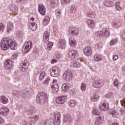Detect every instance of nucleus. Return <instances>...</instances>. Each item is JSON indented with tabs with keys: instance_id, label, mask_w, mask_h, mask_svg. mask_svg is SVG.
Here are the masks:
<instances>
[{
	"instance_id": "774afa93",
	"label": "nucleus",
	"mask_w": 125,
	"mask_h": 125,
	"mask_svg": "<svg viewBox=\"0 0 125 125\" xmlns=\"http://www.w3.org/2000/svg\"><path fill=\"white\" fill-rule=\"evenodd\" d=\"M121 91H122V92H125V85L122 86L121 88Z\"/></svg>"
},
{
	"instance_id": "5701e85b",
	"label": "nucleus",
	"mask_w": 125,
	"mask_h": 125,
	"mask_svg": "<svg viewBox=\"0 0 125 125\" xmlns=\"http://www.w3.org/2000/svg\"><path fill=\"white\" fill-rule=\"evenodd\" d=\"M28 27L32 31H36L38 28V25H37V23L32 22L28 24Z\"/></svg>"
},
{
	"instance_id": "72a5a7b5",
	"label": "nucleus",
	"mask_w": 125,
	"mask_h": 125,
	"mask_svg": "<svg viewBox=\"0 0 125 125\" xmlns=\"http://www.w3.org/2000/svg\"><path fill=\"white\" fill-rule=\"evenodd\" d=\"M94 60L96 62L98 61H102V57L99 54H95L94 56Z\"/></svg>"
},
{
	"instance_id": "c756f323",
	"label": "nucleus",
	"mask_w": 125,
	"mask_h": 125,
	"mask_svg": "<svg viewBox=\"0 0 125 125\" xmlns=\"http://www.w3.org/2000/svg\"><path fill=\"white\" fill-rule=\"evenodd\" d=\"M50 21V19L49 18V17L45 16L44 17V19L43 20V22H42L43 25H44V26H46L48 25Z\"/></svg>"
},
{
	"instance_id": "3c124183",
	"label": "nucleus",
	"mask_w": 125,
	"mask_h": 125,
	"mask_svg": "<svg viewBox=\"0 0 125 125\" xmlns=\"http://www.w3.org/2000/svg\"><path fill=\"white\" fill-rule=\"evenodd\" d=\"M115 6L116 9L118 11H121V10H122V8L121 7V5H120V2H117Z\"/></svg>"
},
{
	"instance_id": "bb28decb",
	"label": "nucleus",
	"mask_w": 125,
	"mask_h": 125,
	"mask_svg": "<svg viewBox=\"0 0 125 125\" xmlns=\"http://www.w3.org/2000/svg\"><path fill=\"white\" fill-rule=\"evenodd\" d=\"M9 8L11 11L12 12H17L18 11V8L16 5L12 4L9 5Z\"/></svg>"
},
{
	"instance_id": "864d4df0",
	"label": "nucleus",
	"mask_w": 125,
	"mask_h": 125,
	"mask_svg": "<svg viewBox=\"0 0 125 125\" xmlns=\"http://www.w3.org/2000/svg\"><path fill=\"white\" fill-rule=\"evenodd\" d=\"M59 86V85L58 84V81H57V80H54L53 81V84L52 86Z\"/></svg>"
},
{
	"instance_id": "09e8293b",
	"label": "nucleus",
	"mask_w": 125,
	"mask_h": 125,
	"mask_svg": "<svg viewBox=\"0 0 125 125\" xmlns=\"http://www.w3.org/2000/svg\"><path fill=\"white\" fill-rule=\"evenodd\" d=\"M117 42H118V39H113L110 41V45H114L116 44Z\"/></svg>"
},
{
	"instance_id": "052dcab7",
	"label": "nucleus",
	"mask_w": 125,
	"mask_h": 125,
	"mask_svg": "<svg viewBox=\"0 0 125 125\" xmlns=\"http://www.w3.org/2000/svg\"><path fill=\"white\" fill-rule=\"evenodd\" d=\"M27 67H25L24 66L21 65L20 69L21 71H22V72H26V71H27Z\"/></svg>"
},
{
	"instance_id": "f704fd0d",
	"label": "nucleus",
	"mask_w": 125,
	"mask_h": 125,
	"mask_svg": "<svg viewBox=\"0 0 125 125\" xmlns=\"http://www.w3.org/2000/svg\"><path fill=\"white\" fill-rule=\"evenodd\" d=\"M21 66H22L23 67H25V68H28L29 66V60H25L23 61H22V63H21Z\"/></svg>"
},
{
	"instance_id": "4c0bfd02",
	"label": "nucleus",
	"mask_w": 125,
	"mask_h": 125,
	"mask_svg": "<svg viewBox=\"0 0 125 125\" xmlns=\"http://www.w3.org/2000/svg\"><path fill=\"white\" fill-rule=\"evenodd\" d=\"M87 16L90 18H94L95 17V13L93 11H89L87 13Z\"/></svg>"
},
{
	"instance_id": "ea45409f",
	"label": "nucleus",
	"mask_w": 125,
	"mask_h": 125,
	"mask_svg": "<svg viewBox=\"0 0 125 125\" xmlns=\"http://www.w3.org/2000/svg\"><path fill=\"white\" fill-rule=\"evenodd\" d=\"M52 89L53 93H57L59 90V86H52Z\"/></svg>"
},
{
	"instance_id": "393cba45",
	"label": "nucleus",
	"mask_w": 125,
	"mask_h": 125,
	"mask_svg": "<svg viewBox=\"0 0 125 125\" xmlns=\"http://www.w3.org/2000/svg\"><path fill=\"white\" fill-rule=\"evenodd\" d=\"M104 5L107 7H112V6L115 5V3L112 1L105 0L104 2Z\"/></svg>"
},
{
	"instance_id": "a211bd4d",
	"label": "nucleus",
	"mask_w": 125,
	"mask_h": 125,
	"mask_svg": "<svg viewBox=\"0 0 125 125\" xmlns=\"http://www.w3.org/2000/svg\"><path fill=\"white\" fill-rule=\"evenodd\" d=\"M58 45L61 49H65L66 47V41L63 39H60L58 42Z\"/></svg>"
},
{
	"instance_id": "338daca9",
	"label": "nucleus",
	"mask_w": 125,
	"mask_h": 125,
	"mask_svg": "<svg viewBox=\"0 0 125 125\" xmlns=\"http://www.w3.org/2000/svg\"><path fill=\"white\" fill-rule=\"evenodd\" d=\"M17 58V54H15L13 55L11 57V59H16Z\"/></svg>"
},
{
	"instance_id": "6e6552de",
	"label": "nucleus",
	"mask_w": 125,
	"mask_h": 125,
	"mask_svg": "<svg viewBox=\"0 0 125 125\" xmlns=\"http://www.w3.org/2000/svg\"><path fill=\"white\" fill-rule=\"evenodd\" d=\"M51 77L57 78L60 75V68L57 66H54L52 68V71L50 72Z\"/></svg>"
},
{
	"instance_id": "a18cd8bd",
	"label": "nucleus",
	"mask_w": 125,
	"mask_h": 125,
	"mask_svg": "<svg viewBox=\"0 0 125 125\" xmlns=\"http://www.w3.org/2000/svg\"><path fill=\"white\" fill-rule=\"evenodd\" d=\"M68 104L70 107H74L76 106V102L74 100H71L69 101Z\"/></svg>"
},
{
	"instance_id": "aec40b11",
	"label": "nucleus",
	"mask_w": 125,
	"mask_h": 125,
	"mask_svg": "<svg viewBox=\"0 0 125 125\" xmlns=\"http://www.w3.org/2000/svg\"><path fill=\"white\" fill-rule=\"evenodd\" d=\"M13 64H12V61L11 60H7L4 63V68L5 69H11Z\"/></svg>"
},
{
	"instance_id": "a19ab883",
	"label": "nucleus",
	"mask_w": 125,
	"mask_h": 125,
	"mask_svg": "<svg viewBox=\"0 0 125 125\" xmlns=\"http://www.w3.org/2000/svg\"><path fill=\"white\" fill-rule=\"evenodd\" d=\"M70 13H75V12H77V7H76V6H71L70 7Z\"/></svg>"
},
{
	"instance_id": "1a4fd4ad",
	"label": "nucleus",
	"mask_w": 125,
	"mask_h": 125,
	"mask_svg": "<svg viewBox=\"0 0 125 125\" xmlns=\"http://www.w3.org/2000/svg\"><path fill=\"white\" fill-rule=\"evenodd\" d=\"M83 52L86 56H91L92 54V47L90 46H86L83 49Z\"/></svg>"
},
{
	"instance_id": "2f4dec72",
	"label": "nucleus",
	"mask_w": 125,
	"mask_h": 125,
	"mask_svg": "<svg viewBox=\"0 0 125 125\" xmlns=\"http://www.w3.org/2000/svg\"><path fill=\"white\" fill-rule=\"evenodd\" d=\"M110 114L112 116L113 118H119V114L115 110L112 109Z\"/></svg>"
},
{
	"instance_id": "39448f33",
	"label": "nucleus",
	"mask_w": 125,
	"mask_h": 125,
	"mask_svg": "<svg viewBox=\"0 0 125 125\" xmlns=\"http://www.w3.org/2000/svg\"><path fill=\"white\" fill-rule=\"evenodd\" d=\"M0 47L3 50H7L9 48V38H4L1 41Z\"/></svg>"
},
{
	"instance_id": "9b49d317",
	"label": "nucleus",
	"mask_w": 125,
	"mask_h": 125,
	"mask_svg": "<svg viewBox=\"0 0 125 125\" xmlns=\"http://www.w3.org/2000/svg\"><path fill=\"white\" fill-rule=\"evenodd\" d=\"M55 118L53 121L54 125H60V118H61V114L60 112H55L54 114Z\"/></svg>"
},
{
	"instance_id": "69168bd1",
	"label": "nucleus",
	"mask_w": 125,
	"mask_h": 125,
	"mask_svg": "<svg viewBox=\"0 0 125 125\" xmlns=\"http://www.w3.org/2000/svg\"><path fill=\"white\" fill-rule=\"evenodd\" d=\"M17 37H21V36H22V32L21 31H18L17 32Z\"/></svg>"
},
{
	"instance_id": "6e6d98bb",
	"label": "nucleus",
	"mask_w": 125,
	"mask_h": 125,
	"mask_svg": "<svg viewBox=\"0 0 125 125\" xmlns=\"http://www.w3.org/2000/svg\"><path fill=\"white\" fill-rule=\"evenodd\" d=\"M4 31V24L2 23H0V32Z\"/></svg>"
},
{
	"instance_id": "8fccbe9b",
	"label": "nucleus",
	"mask_w": 125,
	"mask_h": 125,
	"mask_svg": "<svg viewBox=\"0 0 125 125\" xmlns=\"http://www.w3.org/2000/svg\"><path fill=\"white\" fill-rule=\"evenodd\" d=\"M103 122V120H101L99 118L97 119L95 121V125H100L101 124H102V122Z\"/></svg>"
},
{
	"instance_id": "f03ea898",
	"label": "nucleus",
	"mask_w": 125,
	"mask_h": 125,
	"mask_svg": "<svg viewBox=\"0 0 125 125\" xmlns=\"http://www.w3.org/2000/svg\"><path fill=\"white\" fill-rule=\"evenodd\" d=\"M32 48H33L32 41H27L24 44L22 49V52L23 53H28Z\"/></svg>"
},
{
	"instance_id": "6ab92c4d",
	"label": "nucleus",
	"mask_w": 125,
	"mask_h": 125,
	"mask_svg": "<svg viewBox=\"0 0 125 125\" xmlns=\"http://www.w3.org/2000/svg\"><path fill=\"white\" fill-rule=\"evenodd\" d=\"M38 11L39 13L41 14V15L44 16V15H45V11H46L45 7L44 6V5L42 4H39Z\"/></svg>"
},
{
	"instance_id": "c85d7f7f",
	"label": "nucleus",
	"mask_w": 125,
	"mask_h": 125,
	"mask_svg": "<svg viewBox=\"0 0 125 125\" xmlns=\"http://www.w3.org/2000/svg\"><path fill=\"white\" fill-rule=\"evenodd\" d=\"M0 102L3 104H7L8 103V99L5 96H1L0 97Z\"/></svg>"
},
{
	"instance_id": "e2e57ef3",
	"label": "nucleus",
	"mask_w": 125,
	"mask_h": 125,
	"mask_svg": "<svg viewBox=\"0 0 125 125\" xmlns=\"http://www.w3.org/2000/svg\"><path fill=\"white\" fill-rule=\"evenodd\" d=\"M109 125H119V124L117 122H112L111 121L108 122Z\"/></svg>"
},
{
	"instance_id": "680f3d73",
	"label": "nucleus",
	"mask_w": 125,
	"mask_h": 125,
	"mask_svg": "<svg viewBox=\"0 0 125 125\" xmlns=\"http://www.w3.org/2000/svg\"><path fill=\"white\" fill-rule=\"evenodd\" d=\"M118 59H119V56H118V55H114L112 57V59L113 61H116V60H118Z\"/></svg>"
},
{
	"instance_id": "423d86ee",
	"label": "nucleus",
	"mask_w": 125,
	"mask_h": 125,
	"mask_svg": "<svg viewBox=\"0 0 125 125\" xmlns=\"http://www.w3.org/2000/svg\"><path fill=\"white\" fill-rule=\"evenodd\" d=\"M99 109L102 112H106L109 109V104L105 101L102 102L99 106Z\"/></svg>"
},
{
	"instance_id": "c03bdc74",
	"label": "nucleus",
	"mask_w": 125,
	"mask_h": 125,
	"mask_svg": "<svg viewBox=\"0 0 125 125\" xmlns=\"http://www.w3.org/2000/svg\"><path fill=\"white\" fill-rule=\"evenodd\" d=\"M53 45V42H48V43H47V47L48 50H49V51L52 50Z\"/></svg>"
},
{
	"instance_id": "ddd939ff",
	"label": "nucleus",
	"mask_w": 125,
	"mask_h": 125,
	"mask_svg": "<svg viewBox=\"0 0 125 125\" xmlns=\"http://www.w3.org/2000/svg\"><path fill=\"white\" fill-rule=\"evenodd\" d=\"M104 85V81L103 80H96L93 83V86L95 88H100Z\"/></svg>"
},
{
	"instance_id": "5fc2aeb1",
	"label": "nucleus",
	"mask_w": 125,
	"mask_h": 125,
	"mask_svg": "<svg viewBox=\"0 0 125 125\" xmlns=\"http://www.w3.org/2000/svg\"><path fill=\"white\" fill-rule=\"evenodd\" d=\"M71 0H61V2L62 4H67V3H69Z\"/></svg>"
},
{
	"instance_id": "c9c22d12",
	"label": "nucleus",
	"mask_w": 125,
	"mask_h": 125,
	"mask_svg": "<svg viewBox=\"0 0 125 125\" xmlns=\"http://www.w3.org/2000/svg\"><path fill=\"white\" fill-rule=\"evenodd\" d=\"M112 25L115 28H119L121 26V22L118 21H114L112 22Z\"/></svg>"
},
{
	"instance_id": "b1692460",
	"label": "nucleus",
	"mask_w": 125,
	"mask_h": 125,
	"mask_svg": "<svg viewBox=\"0 0 125 125\" xmlns=\"http://www.w3.org/2000/svg\"><path fill=\"white\" fill-rule=\"evenodd\" d=\"M44 42H47L49 40V32L45 31L43 35Z\"/></svg>"
},
{
	"instance_id": "13d9d810",
	"label": "nucleus",
	"mask_w": 125,
	"mask_h": 125,
	"mask_svg": "<svg viewBox=\"0 0 125 125\" xmlns=\"http://www.w3.org/2000/svg\"><path fill=\"white\" fill-rule=\"evenodd\" d=\"M56 14L57 16H59V17H60V16H61V11H60V10H57L56 11Z\"/></svg>"
},
{
	"instance_id": "f3484780",
	"label": "nucleus",
	"mask_w": 125,
	"mask_h": 125,
	"mask_svg": "<svg viewBox=\"0 0 125 125\" xmlns=\"http://www.w3.org/2000/svg\"><path fill=\"white\" fill-rule=\"evenodd\" d=\"M9 113V109L7 107H2L0 108V115L5 117Z\"/></svg>"
},
{
	"instance_id": "4be33fe9",
	"label": "nucleus",
	"mask_w": 125,
	"mask_h": 125,
	"mask_svg": "<svg viewBox=\"0 0 125 125\" xmlns=\"http://www.w3.org/2000/svg\"><path fill=\"white\" fill-rule=\"evenodd\" d=\"M69 42L70 45L72 47H76V46H77V41L74 38H70L69 40Z\"/></svg>"
},
{
	"instance_id": "f257e3e1",
	"label": "nucleus",
	"mask_w": 125,
	"mask_h": 125,
	"mask_svg": "<svg viewBox=\"0 0 125 125\" xmlns=\"http://www.w3.org/2000/svg\"><path fill=\"white\" fill-rule=\"evenodd\" d=\"M48 97L44 92H42L38 94L36 97V102L39 104H44L47 102Z\"/></svg>"
},
{
	"instance_id": "473e14b6",
	"label": "nucleus",
	"mask_w": 125,
	"mask_h": 125,
	"mask_svg": "<svg viewBox=\"0 0 125 125\" xmlns=\"http://www.w3.org/2000/svg\"><path fill=\"white\" fill-rule=\"evenodd\" d=\"M86 23L89 26L91 27V28H94L95 27V24H94V21L92 20L88 19L86 21Z\"/></svg>"
},
{
	"instance_id": "7ed1b4c3",
	"label": "nucleus",
	"mask_w": 125,
	"mask_h": 125,
	"mask_svg": "<svg viewBox=\"0 0 125 125\" xmlns=\"http://www.w3.org/2000/svg\"><path fill=\"white\" fill-rule=\"evenodd\" d=\"M13 95L18 98H21V97L26 98L28 95V92H24V91L15 90L13 91Z\"/></svg>"
},
{
	"instance_id": "412c9836",
	"label": "nucleus",
	"mask_w": 125,
	"mask_h": 125,
	"mask_svg": "<svg viewBox=\"0 0 125 125\" xmlns=\"http://www.w3.org/2000/svg\"><path fill=\"white\" fill-rule=\"evenodd\" d=\"M71 87V85L69 83H64L62 86V88L64 92H68Z\"/></svg>"
},
{
	"instance_id": "4d7b16f0",
	"label": "nucleus",
	"mask_w": 125,
	"mask_h": 125,
	"mask_svg": "<svg viewBox=\"0 0 125 125\" xmlns=\"http://www.w3.org/2000/svg\"><path fill=\"white\" fill-rule=\"evenodd\" d=\"M121 105L124 106V108H125V98L123 99L120 101Z\"/></svg>"
},
{
	"instance_id": "0e129e2a",
	"label": "nucleus",
	"mask_w": 125,
	"mask_h": 125,
	"mask_svg": "<svg viewBox=\"0 0 125 125\" xmlns=\"http://www.w3.org/2000/svg\"><path fill=\"white\" fill-rule=\"evenodd\" d=\"M34 123H35V119L33 118L31 122L27 123V125H33V124H34Z\"/></svg>"
},
{
	"instance_id": "2eb2a0df",
	"label": "nucleus",
	"mask_w": 125,
	"mask_h": 125,
	"mask_svg": "<svg viewBox=\"0 0 125 125\" xmlns=\"http://www.w3.org/2000/svg\"><path fill=\"white\" fill-rule=\"evenodd\" d=\"M69 33L70 35L73 36H78L79 35V29L76 27L72 26L70 27L69 29Z\"/></svg>"
},
{
	"instance_id": "bf43d9fd",
	"label": "nucleus",
	"mask_w": 125,
	"mask_h": 125,
	"mask_svg": "<svg viewBox=\"0 0 125 125\" xmlns=\"http://www.w3.org/2000/svg\"><path fill=\"white\" fill-rule=\"evenodd\" d=\"M95 47L96 48H99V47H101V46H102V43H96L95 45Z\"/></svg>"
},
{
	"instance_id": "a878e982",
	"label": "nucleus",
	"mask_w": 125,
	"mask_h": 125,
	"mask_svg": "<svg viewBox=\"0 0 125 125\" xmlns=\"http://www.w3.org/2000/svg\"><path fill=\"white\" fill-rule=\"evenodd\" d=\"M14 28L13 25V22L9 21L7 24V31L8 33H9V31H12Z\"/></svg>"
},
{
	"instance_id": "4468645a",
	"label": "nucleus",
	"mask_w": 125,
	"mask_h": 125,
	"mask_svg": "<svg viewBox=\"0 0 125 125\" xmlns=\"http://www.w3.org/2000/svg\"><path fill=\"white\" fill-rule=\"evenodd\" d=\"M81 62H82L81 59H77L76 61L73 60L70 63V66L74 67V68H79L81 67Z\"/></svg>"
},
{
	"instance_id": "de8ad7c7",
	"label": "nucleus",
	"mask_w": 125,
	"mask_h": 125,
	"mask_svg": "<svg viewBox=\"0 0 125 125\" xmlns=\"http://www.w3.org/2000/svg\"><path fill=\"white\" fill-rule=\"evenodd\" d=\"M49 82H50V77H48L44 81H43L42 83L43 84L47 85V84L49 83Z\"/></svg>"
},
{
	"instance_id": "dca6fc26",
	"label": "nucleus",
	"mask_w": 125,
	"mask_h": 125,
	"mask_svg": "<svg viewBox=\"0 0 125 125\" xmlns=\"http://www.w3.org/2000/svg\"><path fill=\"white\" fill-rule=\"evenodd\" d=\"M9 47H10L11 49L13 50H15L17 48V42L11 39H9Z\"/></svg>"
},
{
	"instance_id": "e433bc0d",
	"label": "nucleus",
	"mask_w": 125,
	"mask_h": 125,
	"mask_svg": "<svg viewBox=\"0 0 125 125\" xmlns=\"http://www.w3.org/2000/svg\"><path fill=\"white\" fill-rule=\"evenodd\" d=\"M98 99H99V96H98V95L95 94L91 97V101H92V102H96V101H97Z\"/></svg>"
},
{
	"instance_id": "0eeeda50",
	"label": "nucleus",
	"mask_w": 125,
	"mask_h": 125,
	"mask_svg": "<svg viewBox=\"0 0 125 125\" xmlns=\"http://www.w3.org/2000/svg\"><path fill=\"white\" fill-rule=\"evenodd\" d=\"M72 77L73 74L70 70H67V71H66L62 75V78L63 80H64V81H66V82H69V81H71Z\"/></svg>"
},
{
	"instance_id": "49530a36",
	"label": "nucleus",
	"mask_w": 125,
	"mask_h": 125,
	"mask_svg": "<svg viewBox=\"0 0 125 125\" xmlns=\"http://www.w3.org/2000/svg\"><path fill=\"white\" fill-rule=\"evenodd\" d=\"M44 77H45V72H42L40 75L39 80V81H42L43 79H44Z\"/></svg>"
},
{
	"instance_id": "7c9ffc66",
	"label": "nucleus",
	"mask_w": 125,
	"mask_h": 125,
	"mask_svg": "<svg viewBox=\"0 0 125 125\" xmlns=\"http://www.w3.org/2000/svg\"><path fill=\"white\" fill-rule=\"evenodd\" d=\"M52 125V120L51 119H48L46 121H42L41 122V125Z\"/></svg>"
},
{
	"instance_id": "79ce46f5",
	"label": "nucleus",
	"mask_w": 125,
	"mask_h": 125,
	"mask_svg": "<svg viewBox=\"0 0 125 125\" xmlns=\"http://www.w3.org/2000/svg\"><path fill=\"white\" fill-rule=\"evenodd\" d=\"M81 89L83 92H84L85 90H86V84L85 83H81Z\"/></svg>"
},
{
	"instance_id": "58836bf2",
	"label": "nucleus",
	"mask_w": 125,
	"mask_h": 125,
	"mask_svg": "<svg viewBox=\"0 0 125 125\" xmlns=\"http://www.w3.org/2000/svg\"><path fill=\"white\" fill-rule=\"evenodd\" d=\"M92 114L93 115H94V116H99L100 112L98 109H96L95 107H94L93 108Z\"/></svg>"
},
{
	"instance_id": "20e7f679",
	"label": "nucleus",
	"mask_w": 125,
	"mask_h": 125,
	"mask_svg": "<svg viewBox=\"0 0 125 125\" xmlns=\"http://www.w3.org/2000/svg\"><path fill=\"white\" fill-rule=\"evenodd\" d=\"M96 36H98L99 38H102V37H109L110 36V31L108 28H104L103 31H97L96 33Z\"/></svg>"
},
{
	"instance_id": "cd10ccee",
	"label": "nucleus",
	"mask_w": 125,
	"mask_h": 125,
	"mask_svg": "<svg viewBox=\"0 0 125 125\" xmlns=\"http://www.w3.org/2000/svg\"><path fill=\"white\" fill-rule=\"evenodd\" d=\"M63 123H70L72 122V118H71V115H64L63 119Z\"/></svg>"
},
{
	"instance_id": "f8f14e48",
	"label": "nucleus",
	"mask_w": 125,
	"mask_h": 125,
	"mask_svg": "<svg viewBox=\"0 0 125 125\" xmlns=\"http://www.w3.org/2000/svg\"><path fill=\"white\" fill-rule=\"evenodd\" d=\"M69 57L70 59H76L79 57V53L76 50H71L68 53Z\"/></svg>"
},
{
	"instance_id": "9d476101",
	"label": "nucleus",
	"mask_w": 125,
	"mask_h": 125,
	"mask_svg": "<svg viewBox=\"0 0 125 125\" xmlns=\"http://www.w3.org/2000/svg\"><path fill=\"white\" fill-rule=\"evenodd\" d=\"M67 96H60L56 98V102L57 104H64L67 101Z\"/></svg>"
},
{
	"instance_id": "603ef678",
	"label": "nucleus",
	"mask_w": 125,
	"mask_h": 125,
	"mask_svg": "<svg viewBox=\"0 0 125 125\" xmlns=\"http://www.w3.org/2000/svg\"><path fill=\"white\" fill-rule=\"evenodd\" d=\"M119 83H119V80H118V79H115L114 81L113 84H114V86H115L116 87H118Z\"/></svg>"
},
{
	"instance_id": "37998d69",
	"label": "nucleus",
	"mask_w": 125,
	"mask_h": 125,
	"mask_svg": "<svg viewBox=\"0 0 125 125\" xmlns=\"http://www.w3.org/2000/svg\"><path fill=\"white\" fill-rule=\"evenodd\" d=\"M115 94L114 93H108L106 94H105V97L106 98H114Z\"/></svg>"
}]
</instances>
